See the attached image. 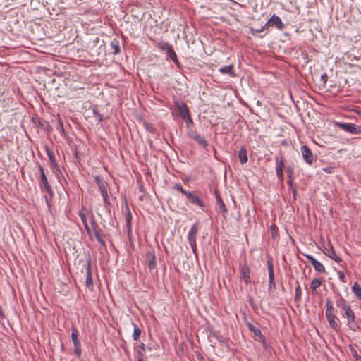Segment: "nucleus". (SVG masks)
<instances>
[{
	"instance_id": "3",
	"label": "nucleus",
	"mask_w": 361,
	"mask_h": 361,
	"mask_svg": "<svg viewBox=\"0 0 361 361\" xmlns=\"http://www.w3.org/2000/svg\"><path fill=\"white\" fill-rule=\"evenodd\" d=\"M343 314L345 316V317L347 318L348 326H349V328L353 331H357V329H358V326L355 323V316L353 311L351 310L349 305L343 310Z\"/></svg>"
},
{
	"instance_id": "28",
	"label": "nucleus",
	"mask_w": 361,
	"mask_h": 361,
	"mask_svg": "<svg viewBox=\"0 0 361 361\" xmlns=\"http://www.w3.org/2000/svg\"><path fill=\"white\" fill-rule=\"evenodd\" d=\"M141 329L136 324H133V338L135 341H138L140 338Z\"/></svg>"
},
{
	"instance_id": "13",
	"label": "nucleus",
	"mask_w": 361,
	"mask_h": 361,
	"mask_svg": "<svg viewBox=\"0 0 361 361\" xmlns=\"http://www.w3.org/2000/svg\"><path fill=\"white\" fill-rule=\"evenodd\" d=\"M246 325L250 331L253 332L256 336H259V340L262 341V343H264V336L262 334V332L259 329L256 328L250 322H247Z\"/></svg>"
},
{
	"instance_id": "31",
	"label": "nucleus",
	"mask_w": 361,
	"mask_h": 361,
	"mask_svg": "<svg viewBox=\"0 0 361 361\" xmlns=\"http://www.w3.org/2000/svg\"><path fill=\"white\" fill-rule=\"evenodd\" d=\"M325 305H326V313H332V312H334L333 304H332V302H331V301L330 300L329 298H327L326 300Z\"/></svg>"
},
{
	"instance_id": "4",
	"label": "nucleus",
	"mask_w": 361,
	"mask_h": 361,
	"mask_svg": "<svg viewBox=\"0 0 361 361\" xmlns=\"http://www.w3.org/2000/svg\"><path fill=\"white\" fill-rule=\"evenodd\" d=\"M71 340L74 345V353L78 356L80 357L82 354V350H81V345L80 342L78 338V329L72 326L71 327Z\"/></svg>"
},
{
	"instance_id": "27",
	"label": "nucleus",
	"mask_w": 361,
	"mask_h": 361,
	"mask_svg": "<svg viewBox=\"0 0 361 361\" xmlns=\"http://www.w3.org/2000/svg\"><path fill=\"white\" fill-rule=\"evenodd\" d=\"M336 306L341 308L343 310L348 306L344 298L341 295H339V297L336 299Z\"/></svg>"
},
{
	"instance_id": "63",
	"label": "nucleus",
	"mask_w": 361,
	"mask_h": 361,
	"mask_svg": "<svg viewBox=\"0 0 361 361\" xmlns=\"http://www.w3.org/2000/svg\"><path fill=\"white\" fill-rule=\"evenodd\" d=\"M143 188H144V186H143V185H140V191H142Z\"/></svg>"
},
{
	"instance_id": "2",
	"label": "nucleus",
	"mask_w": 361,
	"mask_h": 361,
	"mask_svg": "<svg viewBox=\"0 0 361 361\" xmlns=\"http://www.w3.org/2000/svg\"><path fill=\"white\" fill-rule=\"evenodd\" d=\"M83 266L85 267L86 271V280L85 285L90 289H93V280L92 277V271H91V258L90 255H87L84 262Z\"/></svg>"
},
{
	"instance_id": "43",
	"label": "nucleus",
	"mask_w": 361,
	"mask_h": 361,
	"mask_svg": "<svg viewBox=\"0 0 361 361\" xmlns=\"http://www.w3.org/2000/svg\"><path fill=\"white\" fill-rule=\"evenodd\" d=\"M322 170L327 173H332L334 171V169L332 166L324 167Z\"/></svg>"
},
{
	"instance_id": "39",
	"label": "nucleus",
	"mask_w": 361,
	"mask_h": 361,
	"mask_svg": "<svg viewBox=\"0 0 361 361\" xmlns=\"http://www.w3.org/2000/svg\"><path fill=\"white\" fill-rule=\"evenodd\" d=\"M45 150L49 158H55L53 151L49 149L47 146L45 147Z\"/></svg>"
},
{
	"instance_id": "56",
	"label": "nucleus",
	"mask_w": 361,
	"mask_h": 361,
	"mask_svg": "<svg viewBox=\"0 0 361 361\" xmlns=\"http://www.w3.org/2000/svg\"><path fill=\"white\" fill-rule=\"evenodd\" d=\"M263 343V346L264 348L266 349H268L269 348V345H267V341H266V338H264V343Z\"/></svg>"
},
{
	"instance_id": "25",
	"label": "nucleus",
	"mask_w": 361,
	"mask_h": 361,
	"mask_svg": "<svg viewBox=\"0 0 361 361\" xmlns=\"http://www.w3.org/2000/svg\"><path fill=\"white\" fill-rule=\"evenodd\" d=\"M78 215L80 217L81 220H82V222L83 224V226L87 231V233L88 234H90L91 233V231H90V228L87 224V219H86V216L85 215V214L82 212H79L78 213Z\"/></svg>"
},
{
	"instance_id": "30",
	"label": "nucleus",
	"mask_w": 361,
	"mask_h": 361,
	"mask_svg": "<svg viewBox=\"0 0 361 361\" xmlns=\"http://www.w3.org/2000/svg\"><path fill=\"white\" fill-rule=\"evenodd\" d=\"M313 267L314 268L315 271L320 274H324L326 272L324 266L319 261H317V262L313 265Z\"/></svg>"
},
{
	"instance_id": "49",
	"label": "nucleus",
	"mask_w": 361,
	"mask_h": 361,
	"mask_svg": "<svg viewBox=\"0 0 361 361\" xmlns=\"http://www.w3.org/2000/svg\"><path fill=\"white\" fill-rule=\"evenodd\" d=\"M185 120L187 126H189L190 124L192 123V119L190 116V114H188V117L183 118Z\"/></svg>"
},
{
	"instance_id": "12",
	"label": "nucleus",
	"mask_w": 361,
	"mask_h": 361,
	"mask_svg": "<svg viewBox=\"0 0 361 361\" xmlns=\"http://www.w3.org/2000/svg\"><path fill=\"white\" fill-rule=\"evenodd\" d=\"M147 264L148 268L152 270L156 267V257L154 251H147L146 254Z\"/></svg>"
},
{
	"instance_id": "7",
	"label": "nucleus",
	"mask_w": 361,
	"mask_h": 361,
	"mask_svg": "<svg viewBox=\"0 0 361 361\" xmlns=\"http://www.w3.org/2000/svg\"><path fill=\"white\" fill-rule=\"evenodd\" d=\"M275 26L278 30H282L285 27L284 23L281 18L276 14H273L269 20L266 23L264 27Z\"/></svg>"
},
{
	"instance_id": "14",
	"label": "nucleus",
	"mask_w": 361,
	"mask_h": 361,
	"mask_svg": "<svg viewBox=\"0 0 361 361\" xmlns=\"http://www.w3.org/2000/svg\"><path fill=\"white\" fill-rule=\"evenodd\" d=\"M240 273L242 276V279L244 281V282L247 284L250 282V268L247 265H243L241 267L240 269Z\"/></svg>"
},
{
	"instance_id": "34",
	"label": "nucleus",
	"mask_w": 361,
	"mask_h": 361,
	"mask_svg": "<svg viewBox=\"0 0 361 361\" xmlns=\"http://www.w3.org/2000/svg\"><path fill=\"white\" fill-rule=\"evenodd\" d=\"M189 244L192 250L193 254L197 256V244H196V240H188Z\"/></svg>"
},
{
	"instance_id": "9",
	"label": "nucleus",
	"mask_w": 361,
	"mask_h": 361,
	"mask_svg": "<svg viewBox=\"0 0 361 361\" xmlns=\"http://www.w3.org/2000/svg\"><path fill=\"white\" fill-rule=\"evenodd\" d=\"M176 108L177 113L181 118L188 117L189 109L186 104L183 102H176Z\"/></svg>"
},
{
	"instance_id": "22",
	"label": "nucleus",
	"mask_w": 361,
	"mask_h": 361,
	"mask_svg": "<svg viewBox=\"0 0 361 361\" xmlns=\"http://www.w3.org/2000/svg\"><path fill=\"white\" fill-rule=\"evenodd\" d=\"M110 47L113 50L114 54H118L120 53V44L119 42L116 39H114L110 42Z\"/></svg>"
},
{
	"instance_id": "54",
	"label": "nucleus",
	"mask_w": 361,
	"mask_h": 361,
	"mask_svg": "<svg viewBox=\"0 0 361 361\" xmlns=\"http://www.w3.org/2000/svg\"><path fill=\"white\" fill-rule=\"evenodd\" d=\"M97 118V121L98 123L99 122H102L103 121V118H102V116L101 114H99V116H98Z\"/></svg>"
},
{
	"instance_id": "37",
	"label": "nucleus",
	"mask_w": 361,
	"mask_h": 361,
	"mask_svg": "<svg viewBox=\"0 0 361 361\" xmlns=\"http://www.w3.org/2000/svg\"><path fill=\"white\" fill-rule=\"evenodd\" d=\"M304 256L310 262L311 264L313 266L316 262L317 259L312 255L308 254H304Z\"/></svg>"
},
{
	"instance_id": "40",
	"label": "nucleus",
	"mask_w": 361,
	"mask_h": 361,
	"mask_svg": "<svg viewBox=\"0 0 361 361\" xmlns=\"http://www.w3.org/2000/svg\"><path fill=\"white\" fill-rule=\"evenodd\" d=\"M238 158H247V151L245 149H241L238 152Z\"/></svg>"
},
{
	"instance_id": "42",
	"label": "nucleus",
	"mask_w": 361,
	"mask_h": 361,
	"mask_svg": "<svg viewBox=\"0 0 361 361\" xmlns=\"http://www.w3.org/2000/svg\"><path fill=\"white\" fill-rule=\"evenodd\" d=\"M338 279L343 283L345 282V275L343 272L342 271H338Z\"/></svg>"
},
{
	"instance_id": "59",
	"label": "nucleus",
	"mask_w": 361,
	"mask_h": 361,
	"mask_svg": "<svg viewBox=\"0 0 361 361\" xmlns=\"http://www.w3.org/2000/svg\"><path fill=\"white\" fill-rule=\"evenodd\" d=\"M248 159H240L241 164H245Z\"/></svg>"
},
{
	"instance_id": "55",
	"label": "nucleus",
	"mask_w": 361,
	"mask_h": 361,
	"mask_svg": "<svg viewBox=\"0 0 361 361\" xmlns=\"http://www.w3.org/2000/svg\"><path fill=\"white\" fill-rule=\"evenodd\" d=\"M97 240L100 243L101 245L105 246V242L102 238H99Z\"/></svg>"
},
{
	"instance_id": "52",
	"label": "nucleus",
	"mask_w": 361,
	"mask_h": 361,
	"mask_svg": "<svg viewBox=\"0 0 361 361\" xmlns=\"http://www.w3.org/2000/svg\"><path fill=\"white\" fill-rule=\"evenodd\" d=\"M92 112H93V114H94V116L95 117H97V116H99V114H99V111L97 110V108H95V107L92 109Z\"/></svg>"
},
{
	"instance_id": "45",
	"label": "nucleus",
	"mask_w": 361,
	"mask_h": 361,
	"mask_svg": "<svg viewBox=\"0 0 361 361\" xmlns=\"http://www.w3.org/2000/svg\"><path fill=\"white\" fill-rule=\"evenodd\" d=\"M51 161V166L56 169V170L58 171H60L59 169V166L57 165V163H56V159H50Z\"/></svg>"
},
{
	"instance_id": "19",
	"label": "nucleus",
	"mask_w": 361,
	"mask_h": 361,
	"mask_svg": "<svg viewBox=\"0 0 361 361\" xmlns=\"http://www.w3.org/2000/svg\"><path fill=\"white\" fill-rule=\"evenodd\" d=\"M325 255L326 256H328L329 258H331V259H333L337 262H339L341 261V259L336 255L332 246H331L329 249H326V252H325Z\"/></svg>"
},
{
	"instance_id": "47",
	"label": "nucleus",
	"mask_w": 361,
	"mask_h": 361,
	"mask_svg": "<svg viewBox=\"0 0 361 361\" xmlns=\"http://www.w3.org/2000/svg\"><path fill=\"white\" fill-rule=\"evenodd\" d=\"M140 348L141 350H142L143 351L150 350H151V348H150L149 347L146 346L144 343H141V344L140 345Z\"/></svg>"
},
{
	"instance_id": "33",
	"label": "nucleus",
	"mask_w": 361,
	"mask_h": 361,
	"mask_svg": "<svg viewBox=\"0 0 361 361\" xmlns=\"http://www.w3.org/2000/svg\"><path fill=\"white\" fill-rule=\"evenodd\" d=\"M90 224L92 226V228L93 231L99 229L98 225L96 223V221L94 220V215H93V214L92 212L90 213Z\"/></svg>"
},
{
	"instance_id": "17",
	"label": "nucleus",
	"mask_w": 361,
	"mask_h": 361,
	"mask_svg": "<svg viewBox=\"0 0 361 361\" xmlns=\"http://www.w3.org/2000/svg\"><path fill=\"white\" fill-rule=\"evenodd\" d=\"M219 71L222 74L228 75L231 77L235 76L233 65L221 67L219 69Z\"/></svg>"
},
{
	"instance_id": "16",
	"label": "nucleus",
	"mask_w": 361,
	"mask_h": 361,
	"mask_svg": "<svg viewBox=\"0 0 361 361\" xmlns=\"http://www.w3.org/2000/svg\"><path fill=\"white\" fill-rule=\"evenodd\" d=\"M166 57L167 58H169L170 59L172 60V61L178 66H180V63H179V61L178 60V58H177V55H176V53L175 52L173 47H171V48L169 49V50H167L166 51Z\"/></svg>"
},
{
	"instance_id": "11",
	"label": "nucleus",
	"mask_w": 361,
	"mask_h": 361,
	"mask_svg": "<svg viewBox=\"0 0 361 361\" xmlns=\"http://www.w3.org/2000/svg\"><path fill=\"white\" fill-rule=\"evenodd\" d=\"M185 196L192 204L199 205L201 207H205L204 202L195 194V192H188Z\"/></svg>"
},
{
	"instance_id": "61",
	"label": "nucleus",
	"mask_w": 361,
	"mask_h": 361,
	"mask_svg": "<svg viewBox=\"0 0 361 361\" xmlns=\"http://www.w3.org/2000/svg\"><path fill=\"white\" fill-rule=\"evenodd\" d=\"M59 124L60 126V128L61 129V130L63 131V125L60 121H59Z\"/></svg>"
},
{
	"instance_id": "32",
	"label": "nucleus",
	"mask_w": 361,
	"mask_h": 361,
	"mask_svg": "<svg viewBox=\"0 0 361 361\" xmlns=\"http://www.w3.org/2000/svg\"><path fill=\"white\" fill-rule=\"evenodd\" d=\"M298 283V282H297ZM302 294V290L299 284H298L297 287L295 288V301H300Z\"/></svg>"
},
{
	"instance_id": "29",
	"label": "nucleus",
	"mask_w": 361,
	"mask_h": 361,
	"mask_svg": "<svg viewBox=\"0 0 361 361\" xmlns=\"http://www.w3.org/2000/svg\"><path fill=\"white\" fill-rule=\"evenodd\" d=\"M322 284V281L318 278H314L312 279L311 283H310V288L314 292L317 290V288H319Z\"/></svg>"
},
{
	"instance_id": "15",
	"label": "nucleus",
	"mask_w": 361,
	"mask_h": 361,
	"mask_svg": "<svg viewBox=\"0 0 361 361\" xmlns=\"http://www.w3.org/2000/svg\"><path fill=\"white\" fill-rule=\"evenodd\" d=\"M326 317L328 320V322L331 328L336 329L338 327V323L336 322V317L334 313H326Z\"/></svg>"
},
{
	"instance_id": "10",
	"label": "nucleus",
	"mask_w": 361,
	"mask_h": 361,
	"mask_svg": "<svg viewBox=\"0 0 361 361\" xmlns=\"http://www.w3.org/2000/svg\"><path fill=\"white\" fill-rule=\"evenodd\" d=\"M189 136L190 138L197 142L202 147L207 146V141L205 140L204 137L198 134L196 131H190L189 133Z\"/></svg>"
},
{
	"instance_id": "58",
	"label": "nucleus",
	"mask_w": 361,
	"mask_h": 361,
	"mask_svg": "<svg viewBox=\"0 0 361 361\" xmlns=\"http://www.w3.org/2000/svg\"><path fill=\"white\" fill-rule=\"evenodd\" d=\"M305 160L309 164H312L313 163V161H314V159H305Z\"/></svg>"
},
{
	"instance_id": "5",
	"label": "nucleus",
	"mask_w": 361,
	"mask_h": 361,
	"mask_svg": "<svg viewBox=\"0 0 361 361\" xmlns=\"http://www.w3.org/2000/svg\"><path fill=\"white\" fill-rule=\"evenodd\" d=\"M94 180L100 190L101 195L105 203L108 202L107 184L98 176L94 177Z\"/></svg>"
},
{
	"instance_id": "53",
	"label": "nucleus",
	"mask_w": 361,
	"mask_h": 361,
	"mask_svg": "<svg viewBox=\"0 0 361 361\" xmlns=\"http://www.w3.org/2000/svg\"><path fill=\"white\" fill-rule=\"evenodd\" d=\"M287 183L290 186H292V184H293V178L292 177H288Z\"/></svg>"
},
{
	"instance_id": "62",
	"label": "nucleus",
	"mask_w": 361,
	"mask_h": 361,
	"mask_svg": "<svg viewBox=\"0 0 361 361\" xmlns=\"http://www.w3.org/2000/svg\"><path fill=\"white\" fill-rule=\"evenodd\" d=\"M264 27H265L264 26V27H262L261 29L257 30V32H262V31L264 29Z\"/></svg>"
},
{
	"instance_id": "6",
	"label": "nucleus",
	"mask_w": 361,
	"mask_h": 361,
	"mask_svg": "<svg viewBox=\"0 0 361 361\" xmlns=\"http://www.w3.org/2000/svg\"><path fill=\"white\" fill-rule=\"evenodd\" d=\"M40 175V186L44 188V190L50 195L53 196L54 192L51 185L49 184L46 175L44 173V169L42 166H39Z\"/></svg>"
},
{
	"instance_id": "8",
	"label": "nucleus",
	"mask_w": 361,
	"mask_h": 361,
	"mask_svg": "<svg viewBox=\"0 0 361 361\" xmlns=\"http://www.w3.org/2000/svg\"><path fill=\"white\" fill-rule=\"evenodd\" d=\"M267 268L269 272V291H272L276 288V283L274 281V266L271 260L267 261Z\"/></svg>"
},
{
	"instance_id": "26",
	"label": "nucleus",
	"mask_w": 361,
	"mask_h": 361,
	"mask_svg": "<svg viewBox=\"0 0 361 361\" xmlns=\"http://www.w3.org/2000/svg\"><path fill=\"white\" fill-rule=\"evenodd\" d=\"M352 291L356 295V297L361 300V286L357 283H355L352 287Z\"/></svg>"
},
{
	"instance_id": "20",
	"label": "nucleus",
	"mask_w": 361,
	"mask_h": 361,
	"mask_svg": "<svg viewBox=\"0 0 361 361\" xmlns=\"http://www.w3.org/2000/svg\"><path fill=\"white\" fill-rule=\"evenodd\" d=\"M198 231V226L197 224H195L192 225V228H190L188 235V240H196V235Z\"/></svg>"
},
{
	"instance_id": "18",
	"label": "nucleus",
	"mask_w": 361,
	"mask_h": 361,
	"mask_svg": "<svg viewBox=\"0 0 361 361\" xmlns=\"http://www.w3.org/2000/svg\"><path fill=\"white\" fill-rule=\"evenodd\" d=\"M283 169H284V164H283V159H281V161L279 162H277L276 175H277L278 178L281 182H283V179H284L283 174Z\"/></svg>"
},
{
	"instance_id": "23",
	"label": "nucleus",
	"mask_w": 361,
	"mask_h": 361,
	"mask_svg": "<svg viewBox=\"0 0 361 361\" xmlns=\"http://www.w3.org/2000/svg\"><path fill=\"white\" fill-rule=\"evenodd\" d=\"M300 152L303 158H312V157L311 150L306 145L301 146Z\"/></svg>"
},
{
	"instance_id": "60",
	"label": "nucleus",
	"mask_w": 361,
	"mask_h": 361,
	"mask_svg": "<svg viewBox=\"0 0 361 361\" xmlns=\"http://www.w3.org/2000/svg\"><path fill=\"white\" fill-rule=\"evenodd\" d=\"M0 316L1 317H4V312H3V310H2V308L0 306Z\"/></svg>"
},
{
	"instance_id": "46",
	"label": "nucleus",
	"mask_w": 361,
	"mask_h": 361,
	"mask_svg": "<svg viewBox=\"0 0 361 361\" xmlns=\"http://www.w3.org/2000/svg\"><path fill=\"white\" fill-rule=\"evenodd\" d=\"M137 361H145L141 351H138L137 353Z\"/></svg>"
},
{
	"instance_id": "36",
	"label": "nucleus",
	"mask_w": 361,
	"mask_h": 361,
	"mask_svg": "<svg viewBox=\"0 0 361 361\" xmlns=\"http://www.w3.org/2000/svg\"><path fill=\"white\" fill-rule=\"evenodd\" d=\"M145 129L152 133H154L155 132V128L153 127V126L149 123H145Z\"/></svg>"
},
{
	"instance_id": "21",
	"label": "nucleus",
	"mask_w": 361,
	"mask_h": 361,
	"mask_svg": "<svg viewBox=\"0 0 361 361\" xmlns=\"http://www.w3.org/2000/svg\"><path fill=\"white\" fill-rule=\"evenodd\" d=\"M215 195L217 201V204L219 206V209L221 211L222 213L226 214L227 212V209L220 195L217 192V191H215Z\"/></svg>"
},
{
	"instance_id": "44",
	"label": "nucleus",
	"mask_w": 361,
	"mask_h": 361,
	"mask_svg": "<svg viewBox=\"0 0 361 361\" xmlns=\"http://www.w3.org/2000/svg\"><path fill=\"white\" fill-rule=\"evenodd\" d=\"M286 173L288 177H292L293 175V168L290 166H288L286 169Z\"/></svg>"
},
{
	"instance_id": "1",
	"label": "nucleus",
	"mask_w": 361,
	"mask_h": 361,
	"mask_svg": "<svg viewBox=\"0 0 361 361\" xmlns=\"http://www.w3.org/2000/svg\"><path fill=\"white\" fill-rule=\"evenodd\" d=\"M336 126L350 135L361 134V126L355 125L351 123H337Z\"/></svg>"
},
{
	"instance_id": "24",
	"label": "nucleus",
	"mask_w": 361,
	"mask_h": 361,
	"mask_svg": "<svg viewBox=\"0 0 361 361\" xmlns=\"http://www.w3.org/2000/svg\"><path fill=\"white\" fill-rule=\"evenodd\" d=\"M156 46L159 49L165 52L172 47L169 42L164 41L157 42Z\"/></svg>"
},
{
	"instance_id": "50",
	"label": "nucleus",
	"mask_w": 361,
	"mask_h": 361,
	"mask_svg": "<svg viewBox=\"0 0 361 361\" xmlns=\"http://www.w3.org/2000/svg\"><path fill=\"white\" fill-rule=\"evenodd\" d=\"M94 236L97 238V240H98L99 238H102L100 234H99V229H97V230L94 231Z\"/></svg>"
},
{
	"instance_id": "51",
	"label": "nucleus",
	"mask_w": 361,
	"mask_h": 361,
	"mask_svg": "<svg viewBox=\"0 0 361 361\" xmlns=\"http://www.w3.org/2000/svg\"><path fill=\"white\" fill-rule=\"evenodd\" d=\"M327 78H328V77L326 73L322 74L321 75V80L324 82V83H325L327 81Z\"/></svg>"
},
{
	"instance_id": "57",
	"label": "nucleus",
	"mask_w": 361,
	"mask_h": 361,
	"mask_svg": "<svg viewBox=\"0 0 361 361\" xmlns=\"http://www.w3.org/2000/svg\"><path fill=\"white\" fill-rule=\"evenodd\" d=\"M127 222L129 223L130 219H131V214L130 213L128 212V217H127Z\"/></svg>"
},
{
	"instance_id": "35",
	"label": "nucleus",
	"mask_w": 361,
	"mask_h": 361,
	"mask_svg": "<svg viewBox=\"0 0 361 361\" xmlns=\"http://www.w3.org/2000/svg\"><path fill=\"white\" fill-rule=\"evenodd\" d=\"M173 188L178 191H180L182 194L185 195H186V193H188V191L185 190L180 183H176L173 186Z\"/></svg>"
},
{
	"instance_id": "48",
	"label": "nucleus",
	"mask_w": 361,
	"mask_h": 361,
	"mask_svg": "<svg viewBox=\"0 0 361 361\" xmlns=\"http://www.w3.org/2000/svg\"><path fill=\"white\" fill-rule=\"evenodd\" d=\"M270 230L271 231L272 236L274 237V235L276 233V227L275 225H271L270 226Z\"/></svg>"
},
{
	"instance_id": "41",
	"label": "nucleus",
	"mask_w": 361,
	"mask_h": 361,
	"mask_svg": "<svg viewBox=\"0 0 361 361\" xmlns=\"http://www.w3.org/2000/svg\"><path fill=\"white\" fill-rule=\"evenodd\" d=\"M351 353L356 361H361V356L357 354V352L354 348L351 349Z\"/></svg>"
},
{
	"instance_id": "38",
	"label": "nucleus",
	"mask_w": 361,
	"mask_h": 361,
	"mask_svg": "<svg viewBox=\"0 0 361 361\" xmlns=\"http://www.w3.org/2000/svg\"><path fill=\"white\" fill-rule=\"evenodd\" d=\"M304 256L310 262L311 264L313 266L316 262L317 259L312 255L308 254H304Z\"/></svg>"
}]
</instances>
